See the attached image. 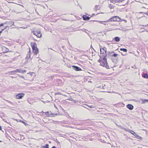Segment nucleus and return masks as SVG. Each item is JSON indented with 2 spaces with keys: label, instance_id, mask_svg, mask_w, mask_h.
Here are the masks:
<instances>
[{
  "label": "nucleus",
  "instance_id": "nucleus-31",
  "mask_svg": "<svg viewBox=\"0 0 148 148\" xmlns=\"http://www.w3.org/2000/svg\"><path fill=\"white\" fill-rule=\"evenodd\" d=\"M5 24H6L5 23L0 24V27H1L2 26H3V25H4Z\"/></svg>",
  "mask_w": 148,
  "mask_h": 148
},
{
  "label": "nucleus",
  "instance_id": "nucleus-17",
  "mask_svg": "<svg viewBox=\"0 0 148 148\" xmlns=\"http://www.w3.org/2000/svg\"><path fill=\"white\" fill-rule=\"evenodd\" d=\"M143 77L145 78L148 79V74L146 73H145L143 74L142 75Z\"/></svg>",
  "mask_w": 148,
  "mask_h": 148
},
{
  "label": "nucleus",
  "instance_id": "nucleus-16",
  "mask_svg": "<svg viewBox=\"0 0 148 148\" xmlns=\"http://www.w3.org/2000/svg\"><path fill=\"white\" fill-rule=\"evenodd\" d=\"M36 35V36L38 38H40L42 36V34L40 33V32L39 31L38 32H37Z\"/></svg>",
  "mask_w": 148,
  "mask_h": 148
},
{
  "label": "nucleus",
  "instance_id": "nucleus-63",
  "mask_svg": "<svg viewBox=\"0 0 148 148\" xmlns=\"http://www.w3.org/2000/svg\"><path fill=\"white\" fill-rule=\"evenodd\" d=\"M146 17L145 16V15H144L143 16H142V17Z\"/></svg>",
  "mask_w": 148,
  "mask_h": 148
},
{
  "label": "nucleus",
  "instance_id": "nucleus-36",
  "mask_svg": "<svg viewBox=\"0 0 148 148\" xmlns=\"http://www.w3.org/2000/svg\"><path fill=\"white\" fill-rule=\"evenodd\" d=\"M69 100L70 101H75L74 100H73L72 98H71L69 99Z\"/></svg>",
  "mask_w": 148,
  "mask_h": 148
},
{
  "label": "nucleus",
  "instance_id": "nucleus-5",
  "mask_svg": "<svg viewBox=\"0 0 148 148\" xmlns=\"http://www.w3.org/2000/svg\"><path fill=\"white\" fill-rule=\"evenodd\" d=\"M24 95L25 94L23 93H19L16 95V98L18 99H21L24 97Z\"/></svg>",
  "mask_w": 148,
  "mask_h": 148
},
{
  "label": "nucleus",
  "instance_id": "nucleus-8",
  "mask_svg": "<svg viewBox=\"0 0 148 148\" xmlns=\"http://www.w3.org/2000/svg\"><path fill=\"white\" fill-rule=\"evenodd\" d=\"M111 59L113 62L115 64H116L118 62V58L117 57H114V58H110Z\"/></svg>",
  "mask_w": 148,
  "mask_h": 148
},
{
  "label": "nucleus",
  "instance_id": "nucleus-30",
  "mask_svg": "<svg viewBox=\"0 0 148 148\" xmlns=\"http://www.w3.org/2000/svg\"><path fill=\"white\" fill-rule=\"evenodd\" d=\"M134 136L136 137V138L137 139H138L139 138L140 136L138 135H137L136 133L135 134H134Z\"/></svg>",
  "mask_w": 148,
  "mask_h": 148
},
{
  "label": "nucleus",
  "instance_id": "nucleus-40",
  "mask_svg": "<svg viewBox=\"0 0 148 148\" xmlns=\"http://www.w3.org/2000/svg\"><path fill=\"white\" fill-rule=\"evenodd\" d=\"M5 122H6V123L9 124V125H11V124H10V122H7V121H4Z\"/></svg>",
  "mask_w": 148,
  "mask_h": 148
},
{
  "label": "nucleus",
  "instance_id": "nucleus-10",
  "mask_svg": "<svg viewBox=\"0 0 148 148\" xmlns=\"http://www.w3.org/2000/svg\"><path fill=\"white\" fill-rule=\"evenodd\" d=\"M82 18L84 20L88 21L90 19V17H89L86 15H84L82 16Z\"/></svg>",
  "mask_w": 148,
  "mask_h": 148
},
{
  "label": "nucleus",
  "instance_id": "nucleus-19",
  "mask_svg": "<svg viewBox=\"0 0 148 148\" xmlns=\"http://www.w3.org/2000/svg\"><path fill=\"white\" fill-rule=\"evenodd\" d=\"M128 132H130L131 134L134 136V134H135V133L133 130L129 129Z\"/></svg>",
  "mask_w": 148,
  "mask_h": 148
},
{
  "label": "nucleus",
  "instance_id": "nucleus-28",
  "mask_svg": "<svg viewBox=\"0 0 148 148\" xmlns=\"http://www.w3.org/2000/svg\"><path fill=\"white\" fill-rule=\"evenodd\" d=\"M102 51H105V52H106V53L108 52L107 51L106 48L105 47L103 48Z\"/></svg>",
  "mask_w": 148,
  "mask_h": 148
},
{
  "label": "nucleus",
  "instance_id": "nucleus-51",
  "mask_svg": "<svg viewBox=\"0 0 148 148\" xmlns=\"http://www.w3.org/2000/svg\"><path fill=\"white\" fill-rule=\"evenodd\" d=\"M60 115V114H58V113H56V115Z\"/></svg>",
  "mask_w": 148,
  "mask_h": 148
},
{
  "label": "nucleus",
  "instance_id": "nucleus-42",
  "mask_svg": "<svg viewBox=\"0 0 148 148\" xmlns=\"http://www.w3.org/2000/svg\"><path fill=\"white\" fill-rule=\"evenodd\" d=\"M119 52L120 53V51ZM121 55L123 56H125L126 55V54H123V53H122V52H121Z\"/></svg>",
  "mask_w": 148,
  "mask_h": 148
},
{
  "label": "nucleus",
  "instance_id": "nucleus-62",
  "mask_svg": "<svg viewBox=\"0 0 148 148\" xmlns=\"http://www.w3.org/2000/svg\"><path fill=\"white\" fill-rule=\"evenodd\" d=\"M56 110H58V108L57 107H56Z\"/></svg>",
  "mask_w": 148,
  "mask_h": 148
},
{
  "label": "nucleus",
  "instance_id": "nucleus-45",
  "mask_svg": "<svg viewBox=\"0 0 148 148\" xmlns=\"http://www.w3.org/2000/svg\"><path fill=\"white\" fill-rule=\"evenodd\" d=\"M7 27V26H5V28L3 29H4V30H5V29H6Z\"/></svg>",
  "mask_w": 148,
  "mask_h": 148
},
{
  "label": "nucleus",
  "instance_id": "nucleus-18",
  "mask_svg": "<svg viewBox=\"0 0 148 148\" xmlns=\"http://www.w3.org/2000/svg\"><path fill=\"white\" fill-rule=\"evenodd\" d=\"M30 54H31L30 51V49H29V51L28 53V55L27 56H26V59H28L29 58H30Z\"/></svg>",
  "mask_w": 148,
  "mask_h": 148
},
{
  "label": "nucleus",
  "instance_id": "nucleus-21",
  "mask_svg": "<svg viewBox=\"0 0 148 148\" xmlns=\"http://www.w3.org/2000/svg\"><path fill=\"white\" fill-rule=\"evenodd\" d=\"M41 148H49V145L48 144H46L45 146H42Z\"/></svg>",
  "mask_w": 148,
  "mask_h": 148
},
{
  "label": "nucleus",
  "instance_id": "nucleus-1",
  "mask_svg": "<svg viewBox=\"0 0 148 148\" xmlns=\"http://www.w3.org/2000/svg\"><path fill=\"white\" fill-rule=\"evenodd\" d=\"M102 58V59H101V58H100L98 60V62L100 63V65L103 67H105L107 69H110L108 62H107V63L105 61L103 60V57Z\"/></svg>",
  "mask_w": 148,
  "mask_h": 148
},
{
  "label": "nucleus",
  "instance_id": "nucleus-14",
  "mask_svg": "<svg viewBox=\"0 0 148 148\" xmlns=\"http://www.w3.org/2000/svg\"><path fill=\"white\" fill-rule=\"evenodd\" d=\"M2 49L4 53H6L9 51V49L5 47H3L2 48Z\"/></svg>",
  "mask_w": 148,
  "mask_h": 148
},
{
  "label": "nucleus",
  "instance_id": "nucleus-9",
  "mask_svg": "<svg viewBox=\"0 0 148 148\" xmlns=\"http://www.w3.org/2000/svg\"><path fill=\"white\" fill-rule=\"evenodd\" d=\"M126 107L127 108L130 110H132L134 108L133 106L131 104H128L127 105Z\"/></svg>",
  "mask_w": 148,
  "mask_h": 148
},
{
  "label": "nucleus",
  "instance_id": "nucleus-41",
  "mask_svg": "<svg viewBox=\"0 0 148 148\" xmlns=\"http://www.w3.org/2000/svg\"><path fill=\"white\" fill-rule=\"evenodd\" d=\"M5 122H6V123L9 124V125H11V124H10V122H7V121H4Z\"/></svg>",
  "mask_w": 148,
  "mask_h": 148
},
{
  "label": "nucleus",
  "instance_id": "nucleus-11",
  "mask_svg": "<svg viewBox=\"0 0 148 148\" xmlns=\"http://www.w3.org/2000/svg\"><path fill=\"white\" fill-rule=\"evenodd\" d=\"M16 73L19 72L23 73H26V71L25 70H23L21 69H17L16 70Z\"/></svg>",
  "mask_w": 148,
  "mask_h": 148
},
{
  "label": "nucleus",
  "instance_id": "nucleus-35",
  "mask_svg": "<svg viewBox=\"0 0 148 148\" xmlns=\"http://www.w3.org/2000/svg\"><path fill=\"white\" fill-rule=\"evenodd\" d=\"M117 2H122L123 1H124V0H117Z\"/></svg>",
  "mask_w": 148,
  "mask_h": 148
},
{
  "label": "nucleus",
  "instance_id": "nucleus-38",
  "mask_svg": "<svg viewBox=\"0 0 148 148\" xmlns=\"http://www.w3.org/2000/svg\"><path fill=\"white\" fill-rule=\"evenodd\" d=\"M124 21V22L126 23L127 22V21L125 20H124V19H121V21Z\"/></svg>",
  "mask_w": 148,
  "mask_h": 148
},
{
  "label": "nucleus",
  "instance_id": "nucleus-20",
  "mask_svg": "<svg viewBox=\"0 0 148 148\" xmlns=\"http://www.w3.org/2000/svg\"><path fill=\"white\" fill-rule=\"evenodd\" d=\"M97 21L99 22L100 23H101V24H104L105 25H106V24H104L103 23V22H107L106 21H97L93 20V21Z\"/></svg>",
  "mask_w": 148,
  "mask_h": 148
},
{
  "label": "nucleus",
  "instance_id": "nucleus-22",
  "mask_svg": "<svg viewBox=\"0 0 148 148\" xmlns=\"http://www.w3.org/2000/svg\"><path fill=\"white\" fill-rule=\"evenodd\" d=\"M120 50L121 51H123L124 52H127V50L125 48H121Z\"/></svg>",
  "mask_w": 148,
  "mask_h": 148
},
{
  "label": "nucleus",
  "instance_id": "nucleus-3",
  "mask_svg": "<svg viewBox=\"0 0 148 148\" xmlns=\"http://www.w3.org/2000/svg\"><path fill=\"white\" fill-rule=\"evenodd\" d=\"M108 53V56L109 58H114V57H117L118 55V54L115 53L114 51H109Z\"/></svg>",
  "mask_w": 148,
  "mask_h": 148
},
{
  "label": "nucleus",
  "instance_id": "nucleus-46",
  "mask_svg": "<svg viewBox=\"0 0 148 148\" xmlns=\"http://www.w3.org/2000/svg\"><path fill=\"white\" fill-rule=\"evenodd\" d=\"M142 138L141 137H140H140H139V138H138V139H142Z\"/></svg>",
  "mask_w": 148,
  "mask_h": 148
},
{
  "label": "nucleus",
  "instance_id": "nucleus-48",
  "mask_svg": "<svg viewBox=\"0 0 148 148\" xmlns=\"http://www.w3.org/2000/svg\"><path fill=\"white\" fill-rule=\"evenodd\" d=\"M101 142H103V143H105V141L104 140H103V141H101Z\"/></svg>",
  "mask_w": 148,
  "mask_h": 148
},
{
  "label": "nucleus",
  "instance_id": "nucleus-57",
  "mask_svg": "<svg viewBox=\"0 0 148 148\" xmlns=\"http://www.w3.org/2000/svg\"><path fill=\"white\" fill-rule=\"evenodd\" d=\"M148 26V25H146L145 26V27H147V26Z\"/></svg>",
  "mask_w": 148,
  "mask_h": 148
},
{
  "label": "nucleus",
  "instance_id": "nucleus-2",
  "mask_svg": "<svg viewBox=\"0 0 148 148\" xmlns=\"http://www.w3.org/2000/svg\"><path fill=\"white\" fill-rule=\"evenodd\" d=\"M121 19L118 16H113L111 17L109 20L106 21V22L121 21Z\"/></svg>",
  "mask_w": 148,
  "mask_h": 148
},
{
  "label": "nucleus",
  "instance_id": "nucleus-64",
  "mask_svg": "<svg viewBox=\"0 0 148 148\" xmlns=\"http://www.w3.org/2000/svg\"><path fill=\"white\" fill-rule=\"evenodd\" d=\"M137 52H138V53H139V52L138 51H137Z\"/></svg>",
  "mask_w": 148,
  "mask_h": 148
},
{
  "label": "nucleus",
  "instance_id": "nucleus-15",
  "mask_svg": "<svg viewBox=\"0 0 148 148\" xmlns=\"http://www.w3.org/2000/svg\"><path fill=\"white\" fill-rule=\"evenodd\" d=\"M31 45L32 49L37 47V44L35 42H31Z\"/></svg>",
  "mask_w": 148,
  "mask_h": 148
},
{
  "label": "nucleus",
  "instance_id": "nucleus-25",
  "mask_svg": "<svg viewBox=\"0 0 148 148\" xmlns=\"http://www.w3.org/2000/svg\"><path fill=\"white\" fill-rule=\"evenodd\" d=\"M110 1L112 3H116L117 2V0H110Z\"/></svg>",
  "mask_w": 148,
  "mask_h": 148
},
{
  "label": "nucleus",
  "instance_id": "nucleus-32",
  "mask_svg": "<svg viewBox=\"0 0 148 148\" xmlns=\"http://www.w3.org/2000/svg\"><path fill=\"white\" fill-rule=\"evenodd\" d=\"M10 72L12 74H15V73H16V70H15V71H11Z\"/></svg>",
  "mask_w": 148,
  "mask_h": 148
},
{
  "label": "nucleus",
  "instance_id": "nucleus-34",
  "mask_svg": "<svg viewBox=\"0 0 148 148\" xmlns=\"http://www.w3.org/2000/svg\"><path fill=\"white\" fill-rule=\"evenodd\" d=\"M114 7V6L113 5H110L109 8L110 9L113 8H114V7Z\"/></svg>",
  "mask_w": 148,
  "mask_h": 148
},
{
  "label": "nucleus",
  "instance_id": "nucleus-29",
  "mask_svg": "<svg viewBox=\"0 0 148 148\" xmlns=\"http://www.w3.org/2000/svg\"><path fill=\"white\" fill-rule=\"evenodd\" d=\"M79 106H81V107H83L88 110L89 109L87 107H86V106L84 105V106H83V105H79Z\"/></svg>",
  "mask_w": 148,
  "mask_h": 148
},
{
  "label": "nucleus",
  "instance_id": "nucleus-56",
  "mask_svg": "<svg viewBox=\"0 0 148 148\" xmlns=\"http://www.w3.org/2000/svg\"><path fill=\"white\" fill-rule=\"evenodd\" d=\"M54 105L55 107L56 108V104L55 103L54 104Z\"/></svg>",
  "mask_w": 148,
  "mask_h": 148
},
{
  "label": "nucleus",
  "instance_id": "nucleus-7",
  "mask_svg": "<svg viewBox=\"0 0 148 148\" xmlns=\"http://www.w3.org/2000/svg\"><path fill=\"white\" fill-rule=\"evenodd\" d=\"M72 67L73 69L76 71H80L82 70L81 68L77 66L73 65L72 66Z\"/></svg>",
  "mask_w": 148,
  "mask_h": 148
},
{
  "label": "nucleus",
  "instance_id": "nucleus-49",
  "mask_svg": "<svg viewBox=\"0 0 148 148\" xmlns=\"http://www.w3.org/2000/svg\"><path fill=\"white\" fill-rule=\"evenodd\" d=\"M0 130H2V127L0 125Z\"/></svg>",
  "mask_w": 148,
  "mask_h": 148
},
{
  "label": "nucleus",
  "instance_id": "nucleus-37",
  "mask_svg": "<svg viewBox=\"0 0 148 148\" xmlns=\"http://www.w3.org/2000/svg\"><path fill=\"white\" fill-rule=\"evenodd\" d=\"M103 48H102V47L100 45V51H101L102 49Z\"/></svg>",
  "mask_w": 148,
  "mask_h": 148
},
{
  "label": "nucleus",
  "instance_id": "nucleus-26",
  "mask_svg": "<svg viewBox=\"0 0 148 148\" xmlns=\"http://www.w3.org/2000/svg\"><path fill=\"white\" fill-rule=\"evenodd\" d=\"M99 6V5H96L94 8V9L95 10L97 11V10L99 9V8H98V7Z\"/></svg>",
  "mask_w": 148,
  "mask_h": 148
},
{
  "label": "nucleus",
  "instance_id": "nucleus-33",
  "mask_svg": "<svg viewBox=\"0 0 148 148\" xmlns=\"http://www.w3.org/2000/svg\"><path fill=\"white\" fill-rule=\"evenodd\" d=\"M37 31H33L32 32H33V34L36 36V34H37L36 33H37Z\"/></svg>",
  "mask_w": 148,
  "mask_h": 148
},
{
  "label": "nucleus",
  "instance_id": "nucleus-43",
  "mask_svg": "<svg viewBox=\"0 0 148 148\" xmlns=\"http://www.w3.org/2000/svg\"><path fill=\"white\" fill-rule=\"evenodd\" d=\"M56 95H59V94L61 95V93H58V92H56Z\"/></svg>",
  "mask_w": 148,
  "mask_h": 148
},
{
  "label": "nucleus",
  "instance_id": "nucleus-47",
  "mask_svg": "<svg viewBox=\"0 0 148 148\" xmlns=\"http://www.w3.org/2000/svg\"><path fill=\"white\" fill-rule=\"evenodd\" d=\"M93 140V138H91L90 139V140L91 141H92Z\"/></svg>",
  "mask_w": 148,
  "mask_h": 148
},
{
  "label": "nucleus",
  "instance_id": "nucleus-44",
  "mask_svg": "<svg viewBox=\"0 0 148 148\" xmlns=\"http://www.w3.org/2000/svg\"><path fill=\"white\" fill-rule=\"evenodd\" d=\"M144 14L146 15L147 16H148V13L147 12L145 13Z\"/></svg>",
  "mask_w": 148,
  "mask_h": 148
},
{
  "label": "nucleus",
  "instance_id": "nucleus-12",
  "mask_svg": "<svg viewBox=\"0 0 148 148\" xmlns=\"http://www.w3.org/2000/svg\"><path fill=\"white\" fill-rule=\"evenodd\" d=\"M114 40L116 42H119L120 40V38L118 36L115 37L113 39L112 41Z\"/></svg>",
  "mask_w": 148,
  "mask_h": 148
},
{
  "label": "nucleus",
  "instance_id": "nucleus-53",
  "mask_svg": "<svg viewBox=\"0 0 148 148\" xmlns=\"http://www.w3.org/2000/svg\"><path fill=\"white\" fill-rule=\"evenodd\" d=\"M51 148H56V146H53V147Z\"/></svg>",
  "mask_w": 148,
  "mask_h": 148
},
{
  "label": "nucleus",
  "instance_id": "nucleus-39",
  "mask_svg": "<svg viewBox=\"0 0 148 148\" xmlns=\"http://www.w3.org/2000/svg\"><path fill=\"white\" fill-rule=\"evenodd\" d=\"M124 130L125 131H126V132H128V131H129V130H127L125 128H123Z\"/></svg>",
  "mask_w": 148,
  "mask_h": 148
},
{
  "label": "nucleus",
  "instance_id": "nucleus-60",
  "mask_svg": "<svg viewBox=\"0 0 148 148\" xmlns=\"http://www.w3.org/2000/svg\"><path fill=\"white\" fill-rule=\"evenodd\" d=\"M95 15V14H92V16H93V15Z\"/></svg>",
  "mask_w": 148,
  "mask_h": 148
},
{
  "label": "nucleus",
  "instance_id": "nucleus-59",
  "mask_svg": "<svg viewBox=\"0 0 148 148\" xmlns=\"http://www.w3.org/2000/svg\"><path fill=\"white\" fill-rule=\"evenodd\" d=\"M102 88H103V89H104L105 88H104L103 86H102Z\"/></svg>",
  "mask_w": 148,
  "mask_h": 148
},
{
  "label": "nucleus",
  "instance_id": "nucleus-52",
  "mask_svg": "<svg viewBox=\"0 0 148 148\" xmlns=\"http://www.w3.org/2000/svg\"><path fill=\"white\" fill-rule=\"evenodd\" d=\"M133 101H134L135 102H136L137 101L136 100H134V99H133L132 100Z\"/></svg>",
  "mask_w": 148,
  "mask_h": 148
},
{
  "label": "nucleus",
  "instance_id": "nucleus-54",
  "mask_svg": "<svg viewBox=\"0 0 148 148\" xmlns=\"http://www.w3.org/2000/svg\"><path fill=\"white\" fill-rule=\"evenodd\" d=\"M21 77L22 78H23L24 79V77H23V76H22Z\"/></svg>",
  "mask_w": 148,
  "mask_h": 148
},
{
  "label": "nucleus",
  "instance_id": "nucleus-27",
  "mask_svg": "<svg viewBox=\"0 0 148 148\" xmlns=\"http://www.w3.org/2000/svg\"><path fill=\"white\" fill-rule=\"evenodd\" d=\"M143 102L142 103H145L146 102H148V99H145L144 100H142Z\"/></svg>",
  "mask_w": 148,
  "mask_h": 148
},
{
  "label": "nucleus",
  "instance_id": "nucleus-58",
  "mask_svg": "<svg viewBox=\"0 0 148 148\" xmlns=\"http://www.w3.org/2000/svg\"><path fill=\"white\" fill-rule=\"evenodd\" d=\"M132 68H134V66H132Z\"/></svg>",
  "mask_w": 148,
  "mask_h": 148
},
{
  "label": "nucleus",
  "instance_id": "nucleus-55",
  "mask_svg": "<svg viewBox=\"0 0 148 148\" xmlns=\"http://www.w3.org/2000/svg\"><path fill=\"white\" fill-rule=\"evenodd\" d=\"M139 13H140V14H142V13H144L143 12H139Z\"/></svg>",
  "mask_w": 148,
  "mask_h": 148
},
{
  "label": "nucleus",
  "instance_id": "nucleus-6",
  "mask_svg": "<svg viewBox=\"0 0 148 148\" xmlns=\"http://www.w3.org/2000/svg\"><path fill=\"white\" fill-rule=\"evenodd\" d=\"M45 113L48 117H54L56 115V114L52 113L51 111H47L46 112H45Z\"/></svg>",
  "mask_w": 148,
  "mask_h": 148
},
{
  "label": "nucleus",
  "instance_id": "nucleus-4",
  "mask_svg": "<svg viewBox=\"0 0 148 148\" xmlns=\"http://www.w3.org/2000/svg\"><path fill=\"white\" fill-rule=\"evenodd\" d=\"M100 53L102 55L101 56H99L100 58H102V57H103V60L107 63V60L106 57L108 56V53L107 54L106 52L105 53L104 51L102 50L101 51H100Z\"/></svg>",
  "mask_w": 148,
  "mask_h": 148
},
{
  "label": "nucleus",
  "instance_id": "nucleus-23",
  "mask_svg": "<svg viewBox=\"0 0 148 148\" xmlns=\"http://www.w3.org/2000/svg\"><path fill=\"white\" fill-rule=\"evenodd\" d=\"M84 105H85V106H88V107H89L90 108H94L95 107L94 106L92 105H91V106H89L88 105L85 104H84Z\"/></svg>",
  "mask_w": 148,
  "mask_h": 148
},
{
  "label": "nucleus",
  "instance_id": "nucleus-61",
  "mask_svg": "<svg viewBox=\"0 0 148 148\" xmlns=\"http://www.w3.org/2000/svg\"><path fill=\"white\" fill-rule=\"evenodd\" d=\"M98 88H101V86H99V87H98Z\"/></svg>",
  "mask_w": 148,
  "mask_h": 148
},
{
  "label": "nucleus",
  "instance_id": "nucleus-50",
  "mask_svg": "<svg viewBox=\"0 0 148 148\" xmlns=\"http://www.w3.org/2000/svg\"><path fill=\"white\" fill-rule=\"evenodd\" d=\"M56 142H57L58 143H60V142L57 141V139H56Z\"/></svg>",
  "mask_w": 148,
  "mask_h": 148
},
{
  "label": "nucleus",
  "instance_id": "nucleus-24",
  "mask_svg": "<svg viewBox=\"0 0 148 148\" xmlns=\"http://www.w3.org/2000/svg\"><path fill=\"white\" fill-rule=\"evenodd\" d=\"M19 122L22 123L25 126L27 125H28V124L27 123H26L24 121H23L22 120H20L19 121Z\"/></svg>",
  "mask_w": 148,
  "mask_h": 148
},
{
  "label": "nucleus",
  "instance_id": "nucleus-13",
  "mask_svg": "<svg viewBox=\"0 0 148 148\" xmlns=\"http://www.w3.org/2000/svg\"><path fill=\"white\" fill-rule=\"evenodd\" d=\"M33 52L35 54H37L38 52V49L37 47L32 49Z\"/></svg>",
  "mask_w": 148,
  "mask_h": 148
}]
</instances>
